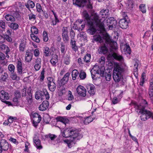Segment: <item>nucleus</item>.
<instances>
[{
    "label": "nucleus",
    "instance_id": "31",
    "mask_svg": "<svg viewBox=\"0 0 153 153\" xmlns=\"http://www.w3.org/2000/svg\"><path fill=\"white\" fill-rule=\"evenodd\" d=\"M5 58V56L2 52H0V63L2 65H5L6 62L4 61Z\"/></svg>",
    "mask_w": 153,
    "mask_h": 153
},
{
    "label": "nucleus",
    "instance_id": "60",
    "mask_svg": "<svg viewBox=\"0 0 153 153\" xmlns=\"http://www.w3.org/2000/svg\"><path fill=\"white\" fill-rule=\"evenodd\" d=\"M44 72L45 71L44 70H42L41 72V75H40V79L41 81H43L45 78L44 76Z\"/></svg>",
    "mask_w": 153,
    "mask_h": 153
},
{
    "label": "nucleus",
    "instance_id": "45",
    "mask_svg": "<svg viewBox=\"0 0 153 153\" xmlns=\"http://www.w3.org/2000/svg\"><path fill=\"white\" fill-rule=\"evenodd\" d=\"M8 77V75L6 73H4L1 76V80L2 81H6Z\"/></svg>",
    "mask_w": 153,
    "mask_h": 153
},
{
    "label": "nucleus",
    "instance_id": "55",
    "mask_svg": "<svg viewBox=\"0 0 153 153\" xmlns=\"http://www.w3.org/2000/svg\"><path fill=\"white\" fill-rule=\"evenodd\" d=\"M15 97L19 98L21 97V94L19 91L17 90L15 92Z\"/></svg>",
    "mask_w": 153,
    "mask_h": 153
},
{
    "label": "nucleus",
    "instance_id": "48",
    "mask_svg": "<svg viewBox=\"0 0 153 153\" xmlns=\"http://www.w3.org/2000/svg\"><path fill=\"white\" fill-rule=\"evenodd\" d=\"M36 7L37 11L39 13H41L43 11L41 6L40 4L39 3H37L36 4Z\"/></svg>",
    "mask_w": 153,
    "mask_h": 153
},
{
    "label": "nucleus",
    "instance_id": "19",
    "mask_svg": "<svg viewBox=\"0 0 153 153\" xmlns=\"http://www.w3.org/2000/svg\"><path fill=\"white\" fill-rule=\"evenodd\" d=\"M1 95H0V100L2 101L8 99V94L4 91L2 90L0 92Z\"/></svg>",
    "mask_w": 153,
    "mask_h": 153
},
{
    "label": "nucleus",
    "instance_id": "53",
    "mask_svg": "<svg viewBox=\"0 0 153 153\" xmlns=\"http://www.w3.org/2000/svg\"><path fill=\"white\" fill-rule=\"evenodd\" d=\"M70 36L71 39H73L75 36V33L74 31L72 29H71L70 32Z\"/></svg>",
    "mask_w": 153,
    "mask_h": 153
},
{
    "label": "nucleus",
    "instance_id": "57",
    "mask_svg": "<svg viewBox=\"0 0 153 153\" xmlns=\"http://www.w3.org/2000/svg\"><path fill=\"white\" fill-rule=\"evenodd\" d=\"M125 48L126 49V51L127 53L129 54H130L131 53V50L129 45H126L125 46Z\"/></svg>",
    "mask_w": 153,
    "mask_h": 153
},
{
    "label": "nucleus",
    "instance_id": "23",
    "mask_svg": "<svg viewBox=\"0 0 153 153\" xmlns=\"http://www.w3.org/2000/svg\"><path fill=\"white\" fill-rule=\"evenodd\" d=\"M87 88L88 92L91 94H94V90L95 89L94 86L91 84H90L88 85L87 86Z\"/></svg>",
    "mask_w": 153,
    "mask_h": 153
},
{
    "label": "nucleus",
    "instance_id": "24",
    "mask_svg": "<svg viewBox=\"0 0 153 153\" xmlns=\"http://www.w3.org/2000/svg\"><path fill=\"white\" fill-rule=\"evenodd\" d=\"M57 121L61 122L65 125L68 123L69 122L68 119L65 117H57L56 118Z\"/></svg>",
    "mask_w": 153,
    "mask_h": 153
},
{
    "label": "nucleus",
    "instance_id": "41",
    "mask_svg": "<svg viewBox=\"0 0 153 153\" xmlns=\"http://www.w3.org/2000/svg\"><path fill=\"white\" fill-rule=\"evenodd\" d=\"M9 71L10 72L11 74H13L15 71V67L13 64H10L8 66Z\"/></svg>",
    "mask_w": 153,
    "mask_h": 153
},
{
    "label": "nucleus",
    "instance_id": "11",
    "mask_svg": "<svg viewBox=\"0 0 153 153\" xmlns=\"http://www.w3.org/2000/svg\"><path fill=\"white\" fill-rule=\"evenodd\" d=\"M70 74L69 72H67L64 76L61 79L60 82H59L58 85V86L59 88H61L62 86H64L66 84L69 80V77Z\"/></svg>",
    "mask_w": 153,
    "mask_h": 153
},
{
    "label": "nucleus",
    "instance_id": "8",
    "mask_svg": "<svg viewBox=\"0 0 153 153\" xmlns=\"http://www.w3.org/2000/svg\"><path fill=\"white\" fill-rule=\"evenodd\" d=\"M45 97L46 99L48 100L50 98L49 94L46 90H44L43 91H39L36 92L35 94V98L37 100L40 99L42 100Z\"/></svg>",
    "mask_w": 153,
    "mask_h": 153
},
{
    "label": "nucleus",
    "instance_id": "3",
    "mask_svg": "<svg viewBox=\"0 0 153 153\" xmlns=\"http://www.w3.org/2000/svg\"><path fill=\"white\" fill-rule=\"evenodd\" d=\"M94 19L95 20H93V22H89L88 23L89 28L88 30V33L90 35H94L96 32L97 30L96 28H98L100 30H103V24L100 21V19L97 20V16L95 15Z\"/></svg>",
    "mask_w": 153,
    "mask_h": 153
},
{
    "label": "nucleus",
    "instance_id": "34",
    "mask_svg": "<svg viewBox=\"0 0 153 153\" xmlns=\"http://www.w3.org/2000/svg\"><path fill=\"white\" fill-rule=\"evenodd\" d=\"M91 55L90 54H87L83 57L84 62L86 63H88L90 61Z\"/></svg>",
    "mask_w": 153,
    "mask_h": 153
},
{
    "label": "nucleus",
    "instance_id": "9",
    "mask_svg": "<svg viewBox=\"0 0 153 153\" xmlns=\"http://www.w3.org/2000/svg\"><path fill=\"white\" fill-rule=\"evenodd\" d=\"M104 38L105 40V42L108 44L110 47L111 50H116L117 49V43L116 42L111 40L110 36L108 34H105L104 36Z\"/></svg>",
    "mask_w": 153,
    "mask_h": 153
},
{
    "label": "nucleus",
    "instance_id": "18",
    "mask_svg": "<svg viewBox=\"0 0 153 153\" xmlns=\"http://www.w3.org/2000/svg\"><path fill=\"white\" fill-rule=\"evenodd\" d=\"M16 68L19 74H22V73L23 68L22 62L20 59H17V61L16 62Z\"/></svg>",
    "mask_w": 153,
    "mask_h": 153
},
{
    "label": "nucleus",
    "instance_id": "46",
    "mask_svg": "<svg viewBox=\"0 0 153 153\" xmlns=\"http://www.w3.org/2000/svg\"><path fill=\"white\" fill-rule=\"evenodd\" d=\"M139 8L140 10L143 13H145L146 12V10L145 7V5L144 4H142L139 6Z\"/></svg>",
    "mask_w": 153,
    "mask_h": 153
},
{
    "label": "nucleus",
    "instance_id": "49",
    "mask_svg": "<svg viewBox=\"0 0 153 153\" xmlns=\"http://www.w3.org/2000/svg\"><path fill=\"white\" fill-rule=\"evenodd\" d=\"M79 76L81 79H84L86 77V74L85 72H81L79 74Z\"/></svg>",
    "mask_w": 153,
    "mask_h": 153
},
{
    "label": "nucleus",
    "instance_id": "12",
    "mask_svg": "<svg viewBox=\"0 0 153 153\" xmlns=\"http://www.w3.org/2000/svg\"><path fill=\"white\" fill-rule=\"evenodd\" d=\"M84 22L83 20H77L76 24H74V29L77 30L78 31H80L83 29L85 27Z\"/></svg>",
    "mask_w": 153,
    "mask_h": 153
},
{
    "label": "nucleus",
    "instance_id": "47",
    "mask_svg": "<svg viewBox=\"0 0 153 153\" xmlns=\"http://www.w3.org/2000/svg\"><path fill=\"white\" fill-rule=\"evenodd\" d=\"M31 31L32 33L31 34H36L38 33V29L35 26H33L31 27Z\"/></svg>",
    "mask_w": 153,
    "mask_h": 153
},
{
    "label": "nucleus",
    "instance_id": "43",
    "mask_svg": "<svg viewBox=\"0 0 153 153\" xmlns=\"http://www.w3.org/2000/svg\"><path fill=\"white\" fill-rule=\"evenodd\" d=\"M11 74L10 77L13 80H19L20 79V77L16 74H14V73Z\"/></svg>",
    "mask_w": 153,
    "mask_h": 153
},
{
    "label": "nucleus",
    "instance_id": "42",
    "mask_svg": "<svg viewBox=\"0 0 153 153\" xmlns=\"http://www.w3.org/2000/svg\"><path fill=\"white\" fill-rule=\"evenodd\" d=\"M30 36L32 39L34 41L39 43L40 41V40L38 37L36 36L33 34H30Z\"/></svg>",
    "mask_w": 153,
    "mask_h": 153
},
{
    "label": "nucleus",
    "instance_id": "54",
    "mask_svg": "<svg viewBox=\"0 0 153 153\" xmlns=\"http://www.w3.org/2000/svg\"><path fill=\"white\" fill-rule=\"evenodd\" d=\"M51 63L53 65H54L56 64L58 62V60L57 59H55L54 58H52L50 61Z\"/></svg>",
    "mask_w": 153,
    "mask_h": 153
},
{
    "label": "nucleus",
    "instance_id": "61",
    "mask_svg": "<svg viewBox=\"0 0 153 153\" xmlns=\"http://www.w3.org/2000/svg\"><path fill=\"white\" fill-rule=\"evenodd\" d=\"M41 59L40 58H38L36 60L35 65H41Z\"/></svg>",
    "mask_w": 153,
    "mask_h": 153
},
{
    "label": "nucleus",
    "instance_id": "29",
    "mask_svg": "<svg viewBox=\"0 0 153 153\" xmlns=\"http://www.w3.org/2000/svg\"><path fill=\"white\" fill-rule=\"evenodd\" d=\"M76 41L73 39H71V46L72 49L76 52L78 50V48L76 44Z\"/></svg>",
    "mask_w": 153,
    "mask_h": 153
},
{
    "label": "nucleus",
    "instance_id": "38",
    "mask_svg": "<svg viewBox=\"0 0 153 153\" xmlns=\"http://www.w3.org/2000/svg\"><path fill=\"white\" fill-rule=\"evenodd\" d=\"M63 60L64 63L66 65H68L70 64L71 61L70 57L67 55L64 57Z\"/></svg>",
    "mask_w": 153,
    "mask_h": 153
},
{
    "label": "nucleus",
    "instance_id": "16",
    "mask_svg": "<svg viewBox=\"0 0 153 153\" xmlns=\"http://www.w3.org/2000/svg\"><path fill=\"white\" fill-rule=\"evenodd\" d=\"M76 91L78 94L81 96L85 97L86 94V90L83 86L79 85L77 87Z\"/></svg>",
    "mask_w": 153,
    "mask_h": 153
},
{
    "label": "nucleus",
    "instance_id": "56",
    "mask_svg": "<svg viewBox=\"0 0 153 153\" xmlns=\"http://www.w3.org/2000/svg\"><path fill=\"white\" fill-rule=\"evenodd\" d=\"M47 79L48 81V84H51L55 82L54 79L52 77H48L47 78Z\"/></svg>",
    "mask_w": 153,
    "mask_h": 153
},
{
    "label": "nucleus",
    "instance_id": "62",
    "mask_svg": "<svg viewBox=\"0 0 153 153\" xmlns=\"http://www.w3.org/2000/svg\"><path fill=\"white\" fill-rule=\"evenodd\" d=\"M120 101V100H119L117 97H115L113 99L112 102L113 104H115L119 102Z\"/></svg>",
    "mask_w": 153,
    "mask_h": 153
},
{
    "label": "nucleus",
    "instance_id": "6",
    "mask_svg": "<svg viewBox=\"0 0 153 153\" xmlns=\"http://www.w3.org/2000/svg\"><path fill=\"white\" fill-rule=\"evenodd\" d=\"M94 68L98 69L97 71H95V70H93L94 72H96V73L100 74V75L102 77L105 76V78L107 81H110L111 80V74L108 73H105V68L104 66H102L100 68L98 65H95Z\"/></svg>",
    "mask_w": 153,
    "mask_h": 153
},
{
    "label": "nucleus",
    "instance_id": "2",
    "mask_svg": "<svg viewBox=\"0 0 153 153\" xmlns=\"http://www.w3.org/2000/svg\"><path fill=\"white\" fill-rule=\"evenodd\" d=\"M148 105L147 102L145 100L142 99L140 104L135 106V108L138 110L137 112L141 114V120L143 121H145L151 117V112L145 109Z\"/></svg>",
    "mask_w": 153,
    "mask_h": 153
},
{
    "label": "nucleus",
    "instance_id": "10",
    "mask_svg": "<svg viewBox=\"0 0 153 153\" xmlns=\"http://www.w3.org/2000/svg\"><path fill=\"white\" fill-rule=\"evenodd\" d=\"M82 15L83 17L86 20L87 24L89 23V22L90 21L91 22H93V20H95L94 19V16L96 15L97 16V20L100 19H99V16L96 13H94L91 15V16L88 14V13L87 11L85 10L82 13Z\"/></svg>",
    "mask_w": 153,
    "mask_h": 153
},
{
    "label": "nucleus",
    "instance_id": "20",
    "mask_svg": "<svg viewBox=\"0 0 153 153\" xmlns=\"http://www.w3.org/2000/svg\"><path fill=\"white\" fill-rule=\"evenodd\" d=\"M48 102L47 101H44L39 107V109L41 111H44L48 107Z\"/></svg>",
    "mask_w": 153,
    "mask_h": 153
},
{
    "label": "nucleus",
    "instance_id": "14",
    "mask_svg": "<svg viewBox=\"0 0 153 153\" xmlns=\"http://www.w3.org/2000/svg\"><path fill=\"white\" fill-rule=\"evenodd\" d=\"M9 144L7 141L4 139H2L0 142V153L2 150L7 151L9 148Z\"/></svg>",
    "mask_w": 153,
    "mask_h": 153
},
{
    "label": "nucleus",
    "instance_id": "30",
    "mask_svg": "<svg viewBox=\"0 0 153 153\" xmlns=\"http://www.w3.org/2000/svg\"><path fill=\"white\" fill-rule=\"evenodd\" d=\"M43 50L45 56H48L50 55V51L49 48L47 46L44 47Z\"/></svg>",
    "mask_w": 153,
    "mask_h": 153
},
{
    "label": "nucleus",
    "instance_id": "36",
    "mask_svg": "<svg viewBox=\"0 0 153 153\" xmlns=\"http://www.w3.org/2000/svg\"><path fill=\"white\" fill-rule=\"evenodd\" d=\"M79 72L76 70H74L72 72V79L73 80H75Z\"/></svg>",
    "mask_w": 153,
    "mask_h": 153
},
{
    "label": "nucleus",
    "instance_id": "17",
    "mask_svg": "<svg viewBox=\"0 0 153 153\" xmlns=\"http://www.w3.org/2000/svg\"><path fill=\"white\" fill-rule=\"evenodd\" d=\"M119 23L120 27L123 29H126L128 27V22L126 18L121 19Z\"/></svg>",
    "mask_w": 153,
    "mask_h": 153
},
{
    "label": "nucleus",
    "instance_id": "37",
    "mask_svg": "<svg viewBox=\"0 0 153 153\" xmlns=\"http://www.w3.org/2000/svg\"><path fill=\"white\" fill-rule=\"evenodd\" d=\"M93 40L96 42H99L100 43L102 42L101 37L99 35L94 36H93Z\"/></svg>",
    "mask_w": 153,
    "mask_h": 153
},
{
    "label": "nucleus",
    "instance_id": "1",
    "mask_svg": "<svg viewBox=\"0 0 153 153\" xmlns=\"http://www.w3.org/2000/svg\"><path fill=\"white\" fill-rule=\"evenodd\" d=\"M77 130L72 128H68L65 129L62 133V135L64 137H70L69 139L64 140L70 148H71L72 145L75 144L76 140H79L80 137H82L81 135L80 136Z\"/></svg>",
    "mask_w": 153,
    "mask_h": 153
},
{
    "label": "nucleus",
    "instance_id": "63",
    "mask_svg": "<svg viewBox=\"0 0 153 153\" xmlns=\"http://www.w3.org/2000/svg\"><path fill=\"white\" fill-rule=\"evenodd\" d=\"M34 56L36 57L38 56L39 54V50L37 49H35L34 51Z\"/></svg>",
    "mask_w": 153,
    "mask_h": 153
},
{
    "label": "nucleus",
    "instance_id": "22",
    "mask_svg": "<svg viewBox=\"0 0 153 153\" xmlns=\"http://www.w3.org/2000/svg\"><path fill=\"white\" fill-rule=\"evenodd\" d=\"M99 51V53L100 54H105L108 52V49L105 44L104 45H102L100 47Z\"/></svg>",
    "mask_w": 153,
    "mask_h": 153
},
{
    "label": "nucleus",
    "instance_id": "32",
    "mask_svg": "<svg viewBox=\"0 0 153 153\" xmlns=\"http://www.w3.org/2000/svg\"><path fill=\"white\" fill-rule=\"evenodd\" d=\"M5 17L6 20L7 21L14 22L15 20L14 17L11 15L7 14L5 16Z\"/></svg>",
    "mask_w": 153,
    "mask_h": 153
},
{
    "label": "nucleus",
    "instance_id": "64",
    "mask_svg": "<svg viewBox=\"0 0 153 153\" xmlns=\"http://www.w3.org/2000/svg\"><path fill=\"white\" fill-rule=\"evenodd\" d=\"M0 26L3 29L5 28V23L3 20H1L0 21Z\"/></svg>",
    "mask_w": 153,
    "mask_h": 153
},
{
    "label": "nucleus",
    "instance_id": "13",
    "mask_svg": "<svg viewBox=\"0 0 153 153\" xmlns=\"http://www.w3.org/2000/svg\"><path fill=\"white\" fill-rule=\"evenodd\" d=\"M32 117L33 126L36 127L41 120V117L38 113H35L32 114Z\"/></svg>",
    "mask_w": 153,
    "mask_h": 153
},
{
    "label": "nucleus",
    "instance_id": "58",
    "mask_svg": "<svg viewBox=\"0 0 153 153\" xmlns=\"http://www.w3.org/2000/svg\"><path fill=\"white\" fill-rule=\"evenodd\" d=\"M48 137L50 138L51 140H53L56 137V136L54 134H49L48 135Z\"/></svg>",
    "mask_w": 153,
    "mask_h": 153
},
{
    "label": "nucleus",
    "instance_id": "5",
    "mask_svg": "<svg viewBox=\"0 0 153 153\" xmlns=\"http://www.w3.org/2000/svg\"><path fill=\"white\" fill-rule=\"evenodd\" d=\"M100 22L103 24V30H104V27L108 26L109 30H112V28L116 26L117 21L114 18L111 17L107 20L104 19L102 21L100 19Z\"/></svg>",
    "mask_w": 153,
    "mask_h": 153
},
{
    "label": "nucleus",
    "instance_id": "15",
    "mask_svg": "<svg viewBox=\"0 0 153 153\" xmlns=\"http://www.w3.org/2000/svg\"><path fill=\"white\" fill-rule=\"evenodd\" d=\"M109 11L108 9H102L100 11L99 16V19H101L102 21L105 19V17H107L109 15Z\"/></svg>",
    "mask_w": 153,
    "mask_h": 153
},
{
    "label": "nucleus",
    "instance_id": "4",
    "mask_svg": "<svg viewBox=\"0 0 153 153\" xmlns=\"http://www.w3.org/2000/svg\"><path fill=\"white\" fill-rule=\"evenodd\" d=\"M124 71L123 69L118 64H115L114 67L113 73V77L116 82H119L122 77V73Z\"/></svg>",
    "mask_w": 153,
    "mask_h": 153
},
{
    "label": "nucleus",
    "instance_id": "26",
    "mask_svg": "<svg viewBox=\"0 0 153 153\" xmlns=\"http://www.w3.org/2000/svg\"><path fill=\"white\" fill-rule=\"evenodd\" d=\"M35 6V4L33 1L28 0L27 3L25 4V6L28 9H30V8H33Z\"/></svg>",
    "mask_w": 153,
    "mask_h": 153
},
{
    "label": "nucleus",
    "instance_id": "25",
    "mask_svg": "<svg viewBox=\"0 0 153 153\" xmlns=\"http://www.w3.org/2000/svg\"><path fill=\"white\" fill-rule=\"evenodd\" d=\"M113 57L115 59L121 62L123 61V58L122 56L115 53H113Z\"/></svg>",
    "mask_w": 153,
    "mask_h": 153
},
{
    "label": "nucleus",
    "instance_id": "40",
    "mask_svg": "<svg viewBox=\"0 0 153 153\" xmlns=\"http://www.w3.org/2000/svg\"><path fill=\"white\" fill-rule=\"evenodd\" d=\"M10 27L13 30H15L18 28L19 25L16 23L12 22L10 24Z\"/></svg>",
    "mask_w": 153,
    "mask_h": 153
},
{
    "label": "nucleus",
    "instance_id": "59",
    "mask_svg": "<svg viewBox=\"0 0 153 153\" xmlns=\"http://www.w3.org/2000/svg\"><path fill=\"white\" fill-rule=\"evenodd\" d=\"M62 34L68 33V30L67 27H63L62 30Z\"/></svg>",
    "mask_w": 153,
    "mask_h": 153
},
{
    "label": "nucleus",
    "instance_id": "21",
    "mask_svg": "<svg viewBox=\"0 0 153 153\" xmlns=\"http://www.w3.org/2000/svg\"><path fill=\"white\" fill-rule=\"evenodd\" d=\"M33 56V53L29 51H27L25 53V60L28 62H30L32 59Z\"/></svg>",
    "mask_w": 153,
    "mask_h": 153
},
{
    "label": "nucleus",
    "instance_id": "51",
    "mask_svg": "<svg viewBox=\"0 0 153 153\" xmlns=\"http://www.w3.org/2000/svg\"><path fill=\"white\" fill-rule=\"evenodd\" d=\"M44 122L46 124H48L50 121V118L48 116H45L43 118Z\"/></svg>",
    "mask_w": 153,
    "mask_h": 153
},
{
    "label": "nucleus",
    "instance_id": "52",
    "mask_svg": "<svg viewBox=\"0 0 153 153\" xmlns=\"http://www.w3.org/2000/svg\"><path fill=\"white\" fill-rule=\"evenodd\" d=\"M29 19L30 20H35L36 19V15L33 14H30L28 15Z\"/></svg>",
    "mask_w": 153,
    "mask_h": 153
},
{
    "label": "nucleus",
    "instance_id": "7",
    "mask_svg": "<svg viewBox=\"0 0 153 153\" xmlns=\"http://www.w3.org/2000/svg\"><path fill=\"white\" fill-rule=\"evenodd\" d=\"M27 90V87L26 86H24L23 88L21 90L22 95V97H25L26 96V100L28 103L30 104L32 102V94L31 93L32 91L31 87L30 86L28 88L27 91V94L26 95Z\"/></svg>",
    "mask_w": 153,
    "mask_h": 153
},
{
    "label": "nucleus",
    "instance_id": "33",
    "mask_svg": "<svg viewBox=\"0 0 153 153\" xmlns=\"http://www.w3.org/2000/svg\"><path fill=\"white\" fill-rule=\"evenodd\" d=\"M37 140L34 141L35 143V146H36L37 149H41L42 148V147L41 145V142L39 139L36 140Z\"/></svg>",
    "mask_w": 153,
    "mask_h": 153
},
{
    "label": "nucleus",
    "instance_id": "39",
    "mask_svg": "<svg viewBox=\"0 0 153 153\" xmlns=\"http://www.w3.org/2000/svg\"><path fill=\"white\" fill-rule=\"evenodd\" d=\"M67 49L65 45L63 43H61V47H60V50L62 53L64 54L66 52Z\"/></svg>",
    "mask_w": 153,
    "mask_h": 153
},
{
    "label": "nucleus",
    "instance_id": "35",
    "mask_svg": "<svg viewBox=\"0 0 153 153\" xmlns=\"http://www.w3.org/2000/svg\"><path fill=\"white\" fill-rule=\"evenodd\" d=\"M93 120V117L91 116L87 117L84 121V123L85 125H88L92 122Z\"/></svg>",
    "mask_w": 153,
    "mask_h": 153
},
{
    "label": "nucleus",
    "instance_id": "50",
    "mask_svg": "<svg viewBox=\"0 0 153 153\" xmlns=\"http://www.w3.org/2000/svg\"><path fill=\"white\" fill-rule=\"evenodd\" d=\"M62 38L64 41L67 42L69 40V37L68 33L62 34Z\"/></svg>",
    "mask_w": 153,
    "mask_h": 153
},
{
    "label": "nucleus",
    "instance_id": "44",
    "mask_svg": "<svg viewBox=\"0 0 153 153\" xmlns=\"http://www.w3.org/2000/svg\"><path fill=\"white\" fill-rule=\"evenodd\" d=\"M43 36L44 41L47 42L48 40L47 33L45 31H44L43 33Z\"/></svg>",
    "mask_w": 153,
    "mask_h": 153
},
{
    "label": "nucleus",
    "instance_id": "28",
    "mask_svg": "<svg viewBox=\"0 0 153 153\" xmlns=\"http://www.w3.org/2000/svg\"><path fill=\"white\" fill-rule=\"evenodd\" d=\"M48 86L51 91L53 92L55 91L56 88V85L55 82L51 84H48Z\"/></svg>",
    "mask_w": 153,
    "mask_h": 153
},
{
    "label": "nucleus",
    "instance_id": "27",
    "mask_svg": "<svg viewBox=\"0 0 153 153\" xmlns=\"http://www.w3.org/2000/svg\"><path fill=\"white\" fill-rule=\"evenodd\" d=\"M26 42L24 40L22 41L19 46V51L23 52L25 51L26 47Z\"/></svg>",
    "mask_w": 153,
    "mask_h": 153
}]
</instances>
